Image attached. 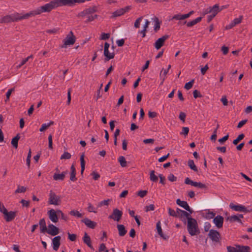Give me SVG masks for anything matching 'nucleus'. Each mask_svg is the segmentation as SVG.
Masks as SVG:
<instances>
[{
  "label": "nucleus",
  "mask_w": 252,
  "mask_h": 252,
  "mask_svg": "<svg viewBox=\"0 0 252 252\" xmlns=\"http://www.w3.org/2000/svg\"><path fill=\"white\" fill-rule=\"evenodd\" d=\"M49 12L47 4L41 6L33 10H32L26 14L22 15L17 12H15L10 15H7L2 17L0 19V23H8L10 22H18L19 21L27 19L30 17L40 14L43 12Z\"/></svg>",
  "instance_id": "obj_1"
},
{
  "label": "nucleus",
  "mask_w": 252,
  "mask_h": 252,
  "mask_svg": "<svg viewBox=\"0 0 252 252\" xmlns=\"http://www.w3.org/2000/svg\"><path fill=\"white\" fill-rule=\"evenodd\" d=\"M96 11V7L95 6L89 7L80 12L78 14V16L81 17L84 19L86 18V19L85 21V22L88 23L92 22L94 20V19L97 18V15L96 14H94Z\"/></svg>",
  "instance_id": "obj_2"
},
{
  "label": "nucleus",
  "mask_w": 252,
  "mask_h": 252,
  "mask_svg": "<svg viewBox=\"0 0 252 252\" xmlns=\"http://www.w3.org/2000/svg\"><path fill=\"white\" fill-rule=\"evenodd\" d=\"M187 229L191 236L195 235L199 232L197 221L195 219L190 218L189 219L187 223Z\"/></svg>",
  "instance_id": "obj_3"
},
{
  "label": "nucleus",
  "mask_w": 252,
  "mask_h": 252,
  "mask_svg": "<svg viewBox=\"0 0 252 252\" xmlns=\"http://www.w3.org/2000/svg\"><path fill=\"white\" fill-rule=\"evenodd\" d=\"M228 252H250V247L247 246L236 245V247L227 246Z\"/></svg>",
  "instance_id": "obj_4"
},
{
  "label": "nucleus",
  "mask_w": 252,
  "mask_h": 252,
  "mask_svg": "<svg viewBox=\"0 0 252 252\" xmlns=\"http://www.w3.org/2000/svg\"><path fill=\"white\" fill-rule=\"evenodd\" d=\"M48 203L49 204L59 205L61 202V197L52 190L50 191Z\"/></svg>",
  "instance_id": "obj_5"
},
{
  "label": "nucleus",
  "mask_w": 252,
  "mask_h": 252,
  "mask_svg": "<svg viewBox=\"0 0 252 252\" xmlns=\"http://www.w3.org/2000/svg\"><path fill=\"white\" fill-rule=\"evenodd\" d=\"M76 41V38L73 32L70 31L66 35L63 40V45L62 46V48L66 47L67 45H71L74 44Z\"/></svg>",
  "instance_id": "obj_6"
},
{
  "label": "nucleus",
  "mask_w": 252,
  "mask_h": 252,
  "mask_svg": "<svg viewBox=\"0 0 252 252\" xmlns=\"http://www.w3.org/2000/svg\"><path fill=\"white\" fill-rule=\"evenodd\" d=\"M208 236L213 242L215 243L220 242L221 239L220 233L217 230L214 229L209 230Z\"/></svg>",
  "instance_id": "obj_7"
},
{
  "label": "nucleus",
  "mask_w": 252,
  "mask_h": 252,
  "mask_svg": "<svg viewBox=\"0 0 252 252\" xmlns=\"http://www.w3.org/2000/svg\"><path fill=\"white\" fill-rule=\"evenodd\" d=\"M185 184L187 185H190L192 186L198 188L199 189H207V186L201 182H194L190 180L189 177H187L185 180Z\"/></svg>",
  "instance_id": "obj_8"
},
{
  "label": "nucleus",
  "mask_w": 252,
  "mask_h": 252,
  "mask_svg": "<svg viewBox=\"0 0 252 252\" xmlns=\"http://www.w3.org/2000/svg\"><path fill=\"white\" fill-rule=\"evenodd\" d=\"M131 9V6L128 5L124 8H120L112 13L111 17L115 18L123 15L125 13L128 12Z\"/></svg>",
  "instance_id": "obj_9"
},
{
  "label": "nucleus",
  "mask_w": 252,
  "mask_h": 252,
  "mask_svg": "<svg viewBox=\"0 0 252 252\" xmlns=\"http://www.w3.org/2000/svg\"><path fill=\"white\" fill-rule=\"evenodd\" d=\"M123 216V212L117 208L113 209L112 213L109 216L108 218L114 220L119 221Z\"/></svg>",
  "instance_id": "obj_10"
},
{
  "label": "nucleus",
  "mask_w": 252,
  "mask_h": 252,
  "mask_svg": "<svg viewBox=\"0 0 252 252\" xmlns=\"http://www.w3.org/2000/svg\"><path fill=\"white\" fill-rule=\"evenodd\" d=\"M229 207L234 211L244 213L250 212L252 210H248L245 206L240 204L235 205L233 203L229 204Z\"/></svg>",
  "instance_id": "obj_11"
},
{
  "label": "nucleus",
  "mask_w": 252,
  "mask_h": 252,
  "mask_svg": "<svg viewBox=\"0 0 252 252\" xmlns=\"http://www.w3.org/2000/svg\"><path fill=\"white\" fill-rule=\"evenodd\" d=\"M168 35H164L161 37L158 38L155 43V47L157 49H159L164 44L165 41L169 38Z\"/></svg>",
  "instance_id": "obj_12"
},
{
  "label": "nucleus",
  "mask_w": 252,
  "mask_h": 252,
  "mask_svg": "<svg viewBox=\"0 0 252 252\" xmlns=\"http://www.w3.org/2000/svg\"><path fill=\"white\" fill-rule=\"evenodd\" d=\"M224 219L220 215H217L213 219V222L218 228H220L223 226Z\"/></svg>",
  "instance_id": "obj_13"
},
{
  "label": "nucleus",
  "mask_w": 252,
  "mask_h": 252,
  "mask_svg": "<svg viewBox=\"0 0 252 252\" xmlns=\"http://www.w3.org/2000/svg\"><path fill=\"white\" fill-rule=\"evenodd\" d=\"M46 232L52 236H55L59 234V229L53 224H50L48 225V229Z\"/></svg>",
  "instance_id": "obj_14"
},
{
  "label": "nucleus",
  "mask_w": 252,
  "mask_h": 252,
  "mask_svg": "<svg viewBox=\"0 0 252 252\" xmlns=\"http://www.w3.org/2000/svg\"><path fill=\"white\" fill-rule=\"evenodd\" d=\"M61 237L60 236H57L55 237L52 239L53 249L54 250L57 251L61 245Z\"/></svg>",
  "instance_id": "obj_15"
},
{
  "label": "nucleus",
  "mask_w": 252,
  "mask_h": 252,
  "mask_svg": "<svg viewBox=\"0 0 252 252\" xmlns=\"http://www.w3.org/2000/svg\"><path fill=\"white\" fill-rule=\"evenodd\" d=\"M4 216V219L7 222H9L12 221L14 219L16 216V212L14 211H10L5 213L3 214Z\"/></svg>",
  "instance_id": "obj_16"
},
{
  "label": "nucleus",
  "mask_w": 252,
  "mask_h": 252,
  "mask_svg": "<svg viewBox=\"0 0 252 252\" xmlns=\"http://www.w3.org/2000/svg\"><path fill=\"white\" fill-rule=\"evenodd\" d=\"M57 212L54 209H51L48 211V214L50 220L53 222H57L58 221V217L57 214Z\"/></svg>",
  "instance_id": "obj_17"
},
{
  "label": "nucleus",
  "mask_w": 252,
  "mask_h": 252,
  "mask_svg": "<svg viewBox=\"0 0 252 252\" xmlns=\"http://www.w3.org/2000/svg\"><path fill=\"white\" fill-rule=\"evenodd\" d=\"M202 18L201 17H199L191 21L188 22L187 21H185L183 22V25L186 24L188 27H191L197 23L200 22L201 21Z\"/></svg>",
  "instance_id": "obj_18"
},
{
  "label": "nucleus",
  "mask_w": 252,
  "mask_h": 252,
  "mask_svg": "<svg viewBox=\"0 0 252 252\" xmlns=\"http://www.w3.org/2000/svg\"><path fill=\"white\" fill-rule=\"evenodd\" d=\"M67 170L63 172L62 173H55L53 175V179L55 181H63L65 178L66 174H67Z\"/></svg>",
  "instance_id": "obj_19"
},
{
  "label": "nucleus",
  "mask_w": 252,
  "mask_h": 252,
  "mask_svg": "<svg viewBox=\"0 0 252 252\" xmlns=\"http://www.w3.org/2000/svg\"><path fill=\"white\" fill-rule=\"evenodd\" d=\"M81 221L84 223L88 227L92 229L94 228L96 225L95 222L92 221L88 218H85L82 220Z\"/></svg>",
  "instance_id": "obj_20"
},
{
  "label": "nucleus",
  "mask_w": 252,
  "mask_h": 252,
  "mask_svg": "<svg viewBox=\"0 0 252 252\" xmlns=\"http://www.w3.org/2000/svg\"><path fill=\"white\" fill-rule=\"evenodd\" d=\"M83 240L84 243H85L89 248H90L92 250L94 249L91 244L90 237L87 234L86 232H85L84 234Z\"/></svg>",
  "instance_id": "obj_21"
},
{
  "label": "nucleus",
  "mask_w": 252,
  "mask_h": 252,
  "mask_svg": "<svg viewBox=\"0 0 252 252\" xmlns=\"http://www.w3.org/2000/svg\"><path fill=\"white\" fill-rule=\"evenodd\" d=\"M39 225L40 226V232L43 233L46 232L47 228L46 224V221L44 218L40 220Z\"/></svg>",
  "instance_id": "obj_22"
},
{
  "label": "nucleus",
  "mask_w": 252,
  "mask_h": 252,
  "mask_svg": "<svg viewBox=\"0 0 252 252\" xmlns=\"http://www.w3.org/2000/svg\"><path fill=\"white\" fill-rule=\"evenodd\" d=\"M156 227H157V229L158 233V235L161 238H162L163 239H164V240L167 239L168 237H167L166 236H165L163 234V233L162 232V228L161 227V223H160V221H158L157 223Z\"/></svg>",
  "instance_id": "obj_23"
},
{
  "label": "nucleus",
  "mask_w": 252,
  "mask_h": 252,
  "mask_svg": "<svg viewBox=\"0 0 252 252\" xmlns=\"http://www.w3.org/2000/svg\"><path fill=\"white\" fill-rule=\"evenodd\" d=\"M117 228L120 236L122 237L126 234L127 230L126 229V228L124 225L119 224H117Z\"/></svg>",
  "instance_id": "obj_24"
},
{
  "label": "nucleus",
  "mask_w": 252,
  "mask_h": 252,
  "mask_svg": "<svg viewBox=\"0 0 252 252\" xmlns=\"http://www.w3.org/2000/svg\"><path fill=\"white\" fill-rule=\"evenodd\" d=\"M104 55L105 57V61L107 62L114 58L115 54L114 53H110L109 49H104Z\"/></svg>",
  "instance_id": "obj_25"
},
{
  "label": "nucleus",
  "mask_w": 252,
  "mask_h": 252,
  "mask_svg": "<svg viewBox=\"0 0 252 252\" xmlns=\"http://www.w3.org/2000/svg\"><path fill=\"white\" fill-rule=\"evenodd\" d=\"M208 9L209 10L207 12V13L214 14L216 16L220 11L219 5L218 4H216L212 7H209Z\"/></svg>",
  "instance_id": "obj_26"
},
{
  "label": "nucleus",
  "mask_w": 252,
  "mask_h": 252,
  "mask_svg": "<svg viewBox=\"0 0 252 252\" xmlns=\"http://www.w3.org/2000/svg\"><path fill=\"white\" fill-rule=\"evenodd\" d=\"M76 169L74 167V165L72 164L70 167V180L71 181L74 182L77 180V178L76 177Z\"/></svg>",
  "instance_id": "obj_27"
},
{
  "label": "nucleus",
  "mask_w": 252,
  "mask_h": 252,
  "mask_svg": "<svg viewBox=\"0 0 252 252\" xmlns=\"http://www.w3.org/2000/svg\"><path fill=\"white\" fill-rule=\"evenodd\" d=\"M20 138V134H17L16 136L12 138L11 140L12 145L15 148L17 149L18 146V141Z\"/></svg>",
  "instance_id": "obj_28"
},
{
  "label": "nucleus",
  "mask_w": 252,
  "mask_h": 252,
  "mask_svg": "<svg viewBox=\"0 0 252 252\" xmlns=\"http://www.w3.org/2000/svg\"><path fill=\"white\" fill-rule=\"evenodd\" d=\"M176 203L185 209H188L189 210V206L186 201H181L180 199H178L176 200Z\"/></svg>",
  "instance_id": "obj_29"
},
{
  "label": "nucleus",
  "mask_w": 252,
  "mask_h": 252,
  "mask_svg": "<svg viewBox=\"0 0 252 252\" xmlns=\"http://www.w3.org/2000/svg\"><path fill=\"white\" fill-rule=\"evenodd\" d=\"M171 19L172 20H179L180 21L178 23V24H183V23H182L181 21L182 20H185V18L184 17L183 14H182L181 13H179V14L174 15L172 17Z\"/></svg>",
  "instance_id": "obj_30"
},
{
  "label": "nucleus",
  "mask_w": 252,
  "mask_h": 252,
  "mask_svg": "<svg viewBox=\"0 0 252 252\" xmlns=\"http://www.w3.org/2000/svg\"><path fill=\"white\" fill-rule=\"evenodd\" d=\"M154 22H155L154 31L155 32H157L160 29V22L159 21L158 18L155 17L153 18Z\"/></svg>",
  "instance_id": "obj_31"
},
{
  "label": "nucleus",
  "mask_w": 252,
  "mask_h": 252,
  "mask_svg": "<svg viewBox=\"0 0 252 252\" xmlns=\"http://www.w3.org/2000/svg\"><path fill=\"white\" fill-rule=\"evenodd\" d=\"M227 220L230 221V222H238L242 223L241 220L239 219V217L236 215H233L230 216L227 218Z\"/></svg>",
  "instance_id": "obj_32"
},
{
  "label": "nucleus",
  "mask_w": 252,
  "mask_h": 252,
  "mask_svg": "<svg viewBox=\"0 0 252 252\" xmlns=\"http://www.w3.org/2000/svg\"><path fill=\"white\" fill-rule=\"evenodd\" d=\"M84 156H85L84 154H83L80 157L81 167V174H83V173L84 171V170H85V161L84 160Z\"/></svg>",
  "instance_id": "obj_33"
},
{
  "label": "nucleus",
  "mask_w": 252,
  "mask_h": 252,
  "mask_svg": "<svg viewBox=\"0 0 252 252\" xmlns=\"http://www.w3.org/2000/svg\"><path fill=\"white\" fill-rule=\"evenodd\" d=\"M188 165L189 168L195 172H197L198 169L196 165H195L194 161L192 159H189L188 162Z\"/></svg>",
  "instance_id": "obj_34"
},
{
  "label": "nucleus",
  "mask_w": 252,
  "mask_h": 252,
  "mask_svg": "<svg viewBox=\"0 0 252 252\" xmlns=\"http://www.w3.org/2000/svg\"><path fill=\"white\" fill-rule=\"evenodd\" d=\"M118 160L122 167H125L126 166L127 162L124 156H120L118 158Z\"/></svg>",
  "instance_id": "obj_35"
},
{
  "label": "nucleus",
  "mask_w": 252,
  "mask_h": 252,
  "mask_svg": "<svg viewBox=\"0 0 252 252\" xmlns=\"http://www.w3.org/2000/svg\"><path fill=\"white\" fill-rule=\"evenodd\" d=\"M54 124V122L50 121L48 124H43L42 125L41 127L39 129L40 131L42 132L46 130L48 127H49L51 125H53Z\"/></svg>",
  "instance_id": "obj_36"
},
{
  "label": "nucleus",
  "mask_w": 252,
  "mask_h": 252,
  "mask_svg": "<svg viewBox=\"0 0 252 252\" xmlns=\"http://www.w3.org/2000/svg\"><path fill=\"white\" fill-rule=\"evenodd\" d=\"M69 214L78 218H82L83 216L81 213H80L79 211L75 210H73L70 211Z\"/></svg>",
  "instance_id": "obj_37"
},
{
  "label": "nucleus",
  "mask_w": 252,
  "mask_h": 252,
  "mask_svg": "<svg viewBox=\"0 0 252 252\" xmlns=\"http://www.w3.org/2000/svg\"><path fill=\"white\" fill-rule=\"evenodd\" d=\"M150 179L151 181L154 182H157L158 180V177L155 174V171L152 170L150 172Z\"/></svg>",
  "instance_id": "obj_38"
},
{
  "label": "nucleus",
  "mask_w": 252,
  "mask_h": 252,
  "mask_svg": "<svg viewBox=\"0 0 252 252\" xmlns=\"http://www.w3.org/2000/svg\"><path fill=\"white\" fill-rule=\"evenodd\" d=\"M33 56L30 55L28 56L27 58H25V59L23 60L21 62V63L17 66V67L18 68H20L22 66H23L24 64H25L30 59H32Z\"/></svg>",
  "instance_id": "obj_39"
},
{
  "label": "nucleus",
  "mask_w": 252,
  "mask_h": 252,
  "mask_svg": "<svg viewBox=\"0 0 252 252\" xmlns=\"http://www.w3.org/2000/svg\"><path fill=\"white\" fill-rule=\"evenodd\" d=\"M243 19V16L242 15L239 16L238 18H235L232 22L233 25L235 26L236 25L241 23Z\"/></svg>",
  "instance_id": "obj_40"
},
{
  "label": "nucleus",
  "mask_w": 252,
  "mask_h": 252,
  "mask_svg": "<svg viewBox=\"0 0 252 252\" xmlns=\"http://www.w3.org/2000/svg\"><path fill=\"white\" fill-rule=\"evenodd\" d=\"M245 137L243 133L240 134L236 139L233 141V144L234 145H237L241 140H242Z\"/></svg>",
  "instance_id": "obj_41"
},
{
  "label": "nucleus",
  "mask_w": 252,
  "mask_h": 252,
  "mask_svg": "<svg viewBox=\"0 0 252 252\" xmlns=\"http://www.w3.org/2000/svg\"><path fill=\"white\" fill-rule=\"evenodd\" d=\"M71 157V154L67 152H64L63 153V154L61 156V159H70Z\"/></svg>",
  "instance_id": "obj_42"
},
{
  "label": "nucleus",
  "mask_w": 252,
  "mask_h": 252,
  "mask_svg": "<svg viewBox=\"0 0 252 252\" xmlns=\"http://www.w3.org/2000/svg\"><path fill=\"white\" fill-rule=\"evenodd\" d=\"M143 19V16H141L137 18L134 22V27L135 28H139L140 27V22Z\"/></svg>",
  "instance_id": "obj_43"
},
{
  "label": "nucleus",
  "mask_w": 252,
  "mask_h": 252,
  "mask_svg": "<svg viewBox=\"0 0 252 252\" xmlns=\"http://www.w3.org/2000/svg\"><path fill=\"white\" fill-rule=\"evenodd\" d=\"M194 83V80L192 79L190 81L187 83L185 85V88L187 90H189L191 89L193 86V84Z\"/></svg>",
  "instance_id": "obj_44"
},
{
  "label": "nucleus",
  "mask_w": 252,
  "mask_h": 252,
  "mask_svg": "<svg viewBox=\"0 0 252 252\" xmlns=\"http://www.w3.org/2000/svg\"><path fill=\"white\" fill-rule=\"evenodd\" d=\"M110 201V200L109 199L107 200H104L102 201H100L98 204V207H100L103 205L107 206V205H108Z\"/></svg>",
  "instance_id": "obj_45"
},
{
  "label": "nucleus",
  "mask_w": 252,
  "mask_h": 252,
  "mask_svg": "<svg viewBox=\"0 0 252 252\" xmlns=\"http://www.w3.org/2000/svg\"><path fill=\"white\" fill-rule=\"evenodd\" d=\"M14 91V88H12V89H9L8 90V91L7 92V93L6 94V99L5 100V102L9 101L10 96L12 92H13Z\"/></svg>",
  "instance_id": "obj_46"
},
{
  "label": "nucleus",
  "mask_w": 252,
  "mask_h": 252,
  "mask_svg": "<svg viewBox=\"0 0 252 252\" xmlns=\"http://www.w3.org/2000/svg\"><path fill=\"white\" fill-rule=\"evenodd\" d=\"M57 212L59 215H61L62 219L64 220L65 221H66L68 220L67 217L65 216L62 211L57 210Z\"/></svg>",
  "instance_id": "obj_47"
},
{
  "label": "nucleus",
  "mask_w": 252,
  "mask_h": 252,
  "mask_svg": "<svg viewBox=\"0 0 252 252\" xmlns=\"http://www.w3.org/2000/svg\"><path fill=\"white\" fill-rule=\"evenodd\" d=\"M26 190V188L23 186H19L17 189L15 190V193H23L25 192Z\"/></svg>",
  "instance_id": "obj_48"
},
{
  "label": "nucleus",
  "mask_w": 252,
  "mask_h": 252,
  "mask_svg": "<svg viewBox=\"0 0 252 252\" xmlns=\"http://www.w3.org/2000/svg\"><path fill=\"white\" fill-rule=\"evenodd\" d=\"M168 214L170 216L174 217H178V215H177V213H175V211L172 209L171 208H169L168 209Z\"/></svg>",
  "instance_id": "obj_49"
},
{
  "label": "nucleus",
  "mask_w": 252,
  "mask_h": 252,
  "mask_svg": "<svg viewBox=\"0 0 252 252\" xmlns=\"http://www.w3.org/2000/svg\"><path fill=\"white\" fill-rule=\"evenodd\" d=\"M147 192H148V191L146 190H139V191H138L137 194L141 197H144L146 195V194H147Z\"/></svg>",
  "instance_id": "obj_50"
},
{
  "label": "nucleus",
  "mask_w": 252,
  "mask_h": 252,
  "mask_svg": "<svg viewBox=\"0 0 252 252\" xmlns=\"http://www.w3.org/2000/svg\"><path fill=\"white\" fill-rule=\"evenodd\" d=\"M155 205L154 204H150L149 206H146L145 207V211L148 212L150 211H154L155 210Z\"/></svg>",
  "instance_id": "obj_51"
},
{
  "label": "nucleus",
  "mask_w": 252,
  "mask_h": 252,
  "mask_svg": "<svg viewBox=\"0 0 252 252\" xmlns=\"http://www.w3.org/2000/svg\"><path fill=\"white\" fill-rule=\"evenodd\" d=\"M48 142H49V148L50 149H53V142H52V136L50 134L48 136Z\"/></svg>",
  "instance_id": "obj_52"
},
{
  "label": "nucleus",
  "mask_w": 252,
  "mask_h": 252,
  "mask_svg": "<svg viewBox=\"0 0 252 252\" xmlns=\"http://www.w3.org/2000/svg\"><path fill=\"white\" fill-rule=\"evenodd\" d=\"M7 210L4 207V205L0 202V212L4 214L7 212Z\"/></svg>",
  "instance_id": "obj_53"
},
{
  "label": "nucleus",
  "mask_w": 252,
  "mask_h": 252,
  "mask_svg": "<svg viewBox=\"0 0 252 252\" xmlns=\"http://www.w3.org/2000/svg\"><path fill=\"white\" fill-rule=\"evenodd\" d=\"M193 97L195 98H196L197 97H201L202 95L200 94V93L197 90H195L193 92Z\"/></svg>",
  "instance_id": "obj_54"
},
{
  "label": "nucleus",
  "mask_w": 252,
  "mask_h": 252,
  "mask_svg": "<svg viewBox=\"0 0 252 252\" xmlns=\"http://www.w3.org/2000/svg\"><path fill=\"white\" fill-rule=\"evenodd\" d=\"M186 117V115L184 112H181L180 113L179 118L181 121H183V122H185Z\"/></svg>",
  "instance_id": "obj_55"
},
{
  "label": "nucleus",
  "mask_w": 252,
  "mask_h": 252,
  "mask_svg": "<svg viewBox=\"0 0 252 252\" xmlns=\"http://www.w3.org/2000/svg\"><path fill=\"white\" fill-rule=\"evenodd\" d=\"M167 178L168 180L171 182H174L177 180V177H175L173 174H170Z\"/></svg>",
  "instance_id": "obj_56"
},
{
  "label": "nucleus",
  "mask_w": 252,
  "mask_h": 252,
  "mask_svg": "<svg viewBox=\"0 0 252 252\" xmlns=\"http://www.w3.org/2000/svg\"><path fill=\"white\" fill-rule=\"evenodd\" d=\"M88 211L89 212H94V213H96V211L94 210V207L91 203H89Z\"/></svg>",
  "instance_id": "obj_57"
},
{
  "label": "nucleus",
  "mask_w": 252,
  "mask_h": 252,
  "mask_svg": "<svg viewBox=\"0 0 252 252\" xmlns=\"http://www.w3.org/2000/svg\"><path fill=\"white\" fill-rule=\"evenodd\" d=\"M93 178L94 180H97L100 178V175L98 173L96 172L93 171L92 173Z\"/></svg>",
  "instance_id": "obj_58"
},
{
  "label": "nucleus",
  "mask_w": 252,
  "mask_h": 252,
  "mask_svg": "<svg viewBox=\"0 0 252 252\" xmlns=\"http://www.w3.org/2000/svg\"><path fill=\"white\" fill-rule=\"evenodd\" d=\"M68 239L71 241H75L76 239V235L74 234H70L68 233Z\"/></svg>",
  "instance_id": "obj_59"
},
{
  "label": "nucleus",
  "mask_w": 252,
  "mask_h": 252,
  "mask_svg": "<svg viewBox=\"0 0 252 252\" xmlns=\"http://www.w3.org/2000/svg\"><path fill=\"white\" fill-rule=\"evenodd\" d=\"M189 132V128L188 127H183L182 128V134L187 135Z\"/></svg>",
  "instance_id": "obj_60"
},
{
  "label": "nucleus",
  "mask_w": 252,
  "mask_h": 252,
  "mask_svg": "<svg viewBox=\"0 0 252 252\" xmlns=\"http://www.w3.org/2000/svg\"><path fill=\"white\" fill-rule=\"evenodd\" d=\"M106 248V247L105 246V245L104 243H102L99 246L98 251H96V252H104Z\"/></svg>",
  "instance_id": "obj_61"
},
{
  "label": "nucleus",
  "mask_w": 252,
  "mask_h": 252,
  "mask_svg": "<svg viewBox=\"0 0 252 252\" xmlns=\"http://www.w3.org/2000/svg\"><path fill=\"white\" fill-rule=\"evenodd\" d=\"M20 203H22L23 207H28L29 206L30 202L29 201L22 199L20 201Z\"/></svg>",
  "instance_id": "obj_62"
},
{
  "label": "nucleus",
  "mask_w": 252,
  "mask_h": 252,
  "mask_svg": "<svg viewBox=\"0 0 252 252\" xmlns=\"http://www.w3.org/2000/svg\"><path fill=\"white\" fill-rule=\"evenodd\" d=\"M59 31L58 29L54 28L53 29L47 30L46 31V32L48 33L52 34V33H56Z\"/></svg>",
  "instance_id": "obj_63"
},
{
  "label": "nucleus",
  "mask_w": 252,
  "mask_h": 252,
  "mask_svg": "<svg viewBox=\"0 0 252 252\" xmlns=\"http://www.w3.org/2000/svg\"><path fill=\"white\" fill-rule=\"evenodd\" d=\"M247 121H248L247 120H244L240 121L237 125V128H240L242 127L244 125H245L246 124Z\"/></svg>",
  "instance_id": "obj_64"
}]
</instances>
